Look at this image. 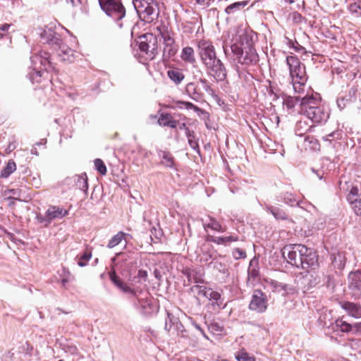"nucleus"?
Masks as SVG:
<instances>
[{
  "label": "nucleus",
  "mask_w": 361,
  "mask_h": 361,
  "mask_svg": "<svg viewBox=\"0 0 361 361\" xmlns=\"http://www.w3.org/2000/svg\"><path fill=\"white\" fill-rule=\"evenodd\" d=\"M109 275L111 281L118 290L130 295L133 307L141 314L149 317L158 312L157 302L148 293H145L142 289L133 288L128 285L117 275L114 269L111 270Z\"/></svg>",
  "instance_id": "nucleus-1"
},
{
  "label": "nucleus",
  "mask_w": 361,
  "mask_h": 361,
  "mask_svg": "<svg viewBox=\"0 0 361 361\" xmlns=\"http://www.w3.org/2000/svg\"><path fill=\"white\" fill-rule=\"evenodd\" d=\"M199 54L207 73L216 81L223 82L227 78V69L224 63L216 56L212 42L200 40L198 42Z\"/></svg>",
  "instance_id": "nucleus-2"
},
{
  "label": "nucleus",
  "mask_w": 361,
  "mask_h": 361,
  "mask_svg": "<svg viewBox=\"0 0 361 361\" xmlns=\"http://www.w3.org/2000/svg\"><path fill=\"white\" fill-rule=\"evenodd\" d=\"M30 61L32 69L28 73V78L32 83H39L42 81L44 71L54 69L50 54L44 51L32 55Z\"/></svg>",
  "instance_id": "nucleus-3"
},
{
  "label": "nucleus",
  "mask_w": 361,
  "mask_h": 361,
  "mask_svg": "<svg viewBox=\"0 0 361 361\" xmlns=\"http://www.w3.org/2000/svg\"><path fill=\"white\" fill-rule=\"evenodd\" d=\"M234 60L246 67L255 66L259 62V56L255 49L250 44L243 42L234 43L231 46Z\"/></svg>",
  "instance_id": "nucleus-4"
},
{
  "label": "nucleus",
  "mask_w": 361,
  "mask_h": 361,
  "mask_svg": "<svg viewBox=\"0 0 361 361\" xmlns=\"http://www.w3.org/2000/svg\"><path fill=\"white\" fill-rule=\"evenodd\" d=\"M133 6L139 18L145 23H152L159 16L157 3L154 0H133Z\"/></svg>",
  "instance_id": "nucleus-5"
},
{
  "label": "nucleus",
  "mask_w": 361,
  "mask_h": 361,
  "mask_svg": "<svg viewBox=\"0 0 361 361\" xmlns=\"http://www.w3.org/2000/svg\"><path fill=\"white\" fill-rule=\"evenodd\" d=\"M101 9L115 21H120L126 16V8L121 0H98Z\"/></svg>",
  "instance_id": "nucleus-6"
},
{
  "label": "nucleus",
  "mask_w": 361,
  "mask_h": 361,
  "mask_svg": "<svg viewBox=\"0 0 361 361\" xmlns=\"http://www.w3.org/2000/svg\"><path fill=\"white\" fill-rule=\"evenodd\" d=\"M348 183L343 180L339 181V187L341 191H343L346 195V200L351 205L352 209L356 215L361 216V196L357 195V185H347Z\"/></svg>",
  "instance_id": "nucleus-7"
},
{
  "label": "nucleus",
  "mask_w": 361,
  "mask_h": 361,
  "mask_svg": "<svg viewBox=\"0 0 361 361\" xmlns=\"http://www.w3.org/2000/svg\"><path fill=\"white\" fill-rule=\"evenodd\" d=\"M157 30L164 41L163 58L168 60L176 54L178 46L176 44L173 35L166 27H157Z\"/></svg>",
  "instance_id": "nucleus-8"
},
{
  "label": "nucleus",
  "mask_w": 361,
  "mask_h": 361,
  "mask_svg": "<svg viewBox=\"0 0 361 361\" xmlns=\"http://www.w3.org/2000/svg\"><path fill=\"white\" fill-rule=\"evenodd\" d=\"M304 245L302 244H288L283 246L281 250L283 257L287 262L292 266L298 268L300 261L302 260V255H300L303 251Z\"/></svg>",
  "instance_id": "nucleus-9"
},
{
  "label": "nucleus",
  "mask_w": 361,
  "mask_h": 361,
  "mask_svg": "<svg viewBox=\"0 0 361 361\" xmlns=\"http://www.w3.org/2000/svg\"><path fill=\"white\" fill-rule=\"evenodd\" d=\"M300 255H302V256L301 257L302 260L300 261L298 269L310 272L319 267L318 255L312 248L304 245L303 251Z\"/></svg>",
  "instance_id": "nucleus-10"
},
{
  "label": "nucleus",
  "mask_w": 361,
  "mask_h": 361,
  "mask_svg": "<svg viewBox=\"0 0 361 361\" xmlns=\"http://www.w3.org/2000/svg\"><path fill=\"white\" fill-rule=\"evenodd\" d=\"M39 35L44 43L49 44L52 49L59 47V44L62 42L61 36L56 31V26L54 24L44 26V28L41 29Z\"/></svg>",
  "instance_id": "nucleus-11"
},
{
  "label": "nucleus",
  "mask_w": 361,
  "mask_h": 361,
  "mask_svg": "<svg viewBox=\"0 0 361 361\" xmlns=\"http://www.w3.org/2000/svg\"><path fill=\"white\" fill-rule=\"evenodd\" d=\"M268 307L267 297L261 290L255 289L251 297L249 309L257 313H264Z\"/></svg>",
  "instance_id": "nucleus-12"
},
{
  "label": "nucleus",
  "mask_w": 361,
  "mask_h": 361,
  "mask_svg": "<svg viewBox=\"0 0 361 361\" xmlns=\"http://www.w3.org/2000/svg\"><path fill=\"white\" fill-rule=\"evenodd\" d=\"M310 119L312 123H322L326 122L329 117V111L324 106H315L314 109H310L303 114Z\"/></svg>",
  "instance_id": "nucleus-13"
},
{
  "label": "nucleus",
  "mask_w": 361,
  "mask_h": 361,
  "mask_svg": "<svg viewBox=\"0 0 361 361\" xmlns=\"http://www.w3.org/2000/svg\"><path fill=\"white\" fill-rule=\"evenodd\" d=\"M290 77L293 80V85L295 92L298 93L303 92L304 86L307 80L305 65L302 63L299 66Z\"/></svg>",
  "instance_id": "nucleus-14"
},
{
  "label": "nucleus",
  "mask_w": 361,
  "mask_h": 361,
  "mask_svg": "<svg viewBox=\"0 0 361 361\" xmlns=\"http://www.w3.org/2000/svg\"><path fill=\"white\" fill-rule=\"evenodd\" d=\"M321 97L319 94L315 92L311 94H307L300 99V111L305 114L310 109H314L315 106H322Z\"/></svg>",
  "instance_id": "nucleus-15"
},
{
  "label": "nucleus",
  "mask_w": 361,
  "mask_h": 361,
  "mask_svg": "<svg viewBox=\"0 0 361 361\" xmlns=\"http://www.w3.org/2000/svg\"><path fill=\"white\" fill-rule=\"evenodd\" d=\"M341 307L349 315L355 319H361V305L350 301H341Z\"/></svg>",
  "instance_id": "nucleus-16"
},
{
  "label": "nucleus",
  "mask_w": 361,
  "mask_h": 361,
  "mask_svg": "<svg viewBox=\"0 0 361 361\" xmlns=\"http://www.w3.org/2000/svg\"><path fill=\"white\" fill-rule=\"evenodd\" d=\"M53 50L61 61L68 62H73L74 61L75 51L67 45L63 44L62 42L59 44V47H56Z\"/></svg>",
  "instance_id": "nucleus-17"
},
{
  "label": "nucleus",
  "mask_w": 361,
  "mask_h": 361,
  "mask_svg": "<svg viewBox=\"0 0 361 361\" xmlns=\"http://www.w3.org/2000/svg\"><path fill=\"white\" fill-rule=\"evenodd\" d=\"M183 275L188 279L189 283H204V271L200 269H191L186 267L183 270Z\"/></svg>",
  "instance_id": "nucleus-18"
},
{
  "label": "nucleus",
  "mask_w": 361,
  "mask_h": 361,
  "mask_svg": "<svg viewBox=\"0 0 361 361\" xmlns=\"http://www.w3.org/2000/svg\"><path fill=\"white\" fill-rule=\"evenodd\" d=\"M331 324L330 329L334 332L348 334L353 329V325L344 320V317L337 318Z\"/></svg>",
  "instance_id": "nucleus-19"
},
{
  "label": "nucleus",
  "mask_w": 361,
  "mask_h": 361,
  "mask_svg": "<svg viewBox=\"0 0 361 361\" xmlns=\"http://www.w3.org/2000/svg\"><path fill=\"white\" fill-rule=\"evenodd\" d=\"M185 92L190 99L195 102L204 99V93L200 91L197 83L188 82L185 86Z\"/></svg>",
  "instance_id": "nucleus-20"
},
{
  "label": "nucleus",
  "mask_w": 361,
  "mask_h": 361,
  "mask_svg": "<svg viewBox=\"0 0 361 361\" xmlns=\"http://www.w3.org/2000/svg\"><path fill=\"white\" fill-rule=\"evenodd\" d=\"M202 221L203 228L206 231L207 229H211L219 233L226 231V227L223 226L214 217L208 216L207 219H202Z\"/></svg>",
  "instance_id": "nucleus-21"
},
{
  "label": "nucleus",
  "mask_w": 361,
  "mask_h": 361,
  "mask_svg": "<svg viewBox=\"0 0 361 361\" xmlns=\"http://www.w3.org/2000/svg\"><path fill=\"white\" fill-rule=\"evenodd\" d=\"M207 240L214 243L216 245H221L226 246L232 242H236L238 240V237L236 235H228V236H214L208 235Z\"/></svg>",
  "instance_id": "nucleus-22"
},
{
  "label": "nucleus",
  "mask_w": 361,
  "mask_h": 361,
  "mask_svg": "<svg viewBox=\"0 0 361 361\" xmlns=\"http://www.w3.org/2000/svg\"><path fill=\"white\" fill-rule=\"evenodd\" d=\"M51 222L56 219H62L68 214V210L58 206H50L46 211Z\"/></svg>",
  "instance_id": "nucleus-23"
},
{
  "label": "nucleus",
  "mask_w": 361,
  "mask_h": 361,
  "mask_svg": "<svg viewBox=\"0 0 361 361\" xmlns=\"http://www.w3.org/2000/svg\"><path fill=\"white\" fill-rule=\"evenodd\" d=\"M349 287L361 293V269L350 272L348 275Z\"/></svg>",
  "instance_id": "nucleus-24"
},
{
  "label": "nucleus",
  "mask_w": 361,
  "mask_h": 361,
  "mask_svg": "<svg viewBox=\"0 0 361 361\" xmlns=\"http://www.w3.org/2000/svg\"><path fill=\"white\" fill-rule=\"evenodd\" d=\"M331 264L335 269L341 270L344 268L346 262L345 253L338 251L331 255Z\"/></svg>",
  "instance_id": "nucleus-25"
},
{
  "label": "nucleus",
  "mask_w": 361,
  "mask_h": 361,
  "mask_svg": "<svg viewBox=\"0 0 361 361\" xmlns=\"http://www.w3.org/2000/svg\"><path fill=\"white\" fill-rule=\"evenodd\" d=\"M138 47H139V49L140 50V51L145 54L147 56V59L152 60L154 58V56H155L154 49H155L153 48L151 51L149 50L150 45L147 42V35H142L140 37V41L138 42Z\"/></svg>",
  "instance_id": "nucleus-26"
},
{
  "label": "nucleus",
  "mask_w": 361,
  "mask_h": 361,
  "mask_svg": "<svg viewBox=\"0 0 361 361\" xmlns=\"http://www.w3.org/2000/svg\"><path fill=\"white\" fill-rule=\"evenodd\" d=\"M157 155L161 159V164L166 167L173 169L175 166L174 159L169 151L157 149Z\"/></svg>",
  "instance_id": "nucleus-27"
},
{
  "label": "nucleus",
  "mask_w": 361,
  "mask_h": 361,
  "mask_svg": "<svg viewBox=\"0 0 361 361\" xmlns=\"http://www.w3.org/2000/svg\"><path fill=\"white\" fill-rule=\"evenodd\" d=\"M264 209L271 213L276 220H287L288 216L286 212L281 208L274 207L271 204H264Z\"/></svg>",
  "instance_id": "nucleus-28"
},
{
  "label": "nucleus",
  "mask_w": 361,
  "mask_h": 361,
  "mask_svg": "<svg viewBox=\"0 0 361 361\" xmlns=\"http://www.w3.org/2000/svg\"><path fill=\"white\" fill-rule=\"evenodd\" d=\"M278 202H283L291 207L296 206L299 203L298 198L293 193L286 192L277 197Z\"/></svg>",
  "instance_id": "nucleus-29"
},
{
  "label": "nucleus",
  "mask_w": 361,
  "mask_h": 361,
  "mask_svg": "<svg viewBox=\"0 0 361 361\" xmlns=\"http://www.w3.org/2000/svg\"><path fill=\"white\" fill-rule=\"evenodd\" d=\"M167 75L176 85H179L184 80L185 75L178 68H173L167 71Z\"/></svg>",
  "instance_id": "nucleus-30"
},
{
  "label": "nucleus",
  "mask_w": 361,
  "mask_h": 361,
  "mask_svg": "<svg viewBox=\"0 0 361 361\" xmlns=\"http://www.w3.org/2000/svg\"><path fill=\"white\" fill-rule=\"evenodd\" d=\"M75 185L76 187L82 190L85 195L87 194L88 183L86 173H82L75 176Z\"/></svg>",
  "instance_id": "nucleus-31"
},
{
  "label": "nucleus",
  "mask_w": 361,
  "mask_h": 361,
  "mask_svg": "<svg viewBox=\"0 0 361 361\" xmlns=\"http://www.w3.org/2000/svg\"><path fill=\"white\" fill-rule=\"evenodd\" d=\"M180 58L189 63H194L196 61L194 50L190 47H186L182 49Z\"/></svg>",
  "instance_id": "nucleus-32"
},
{
  "label": "nucleus",
  "mask_w": 361,
  "mask_h": 361,
  "mask_svg": "<svg viewBox=\"0 0 361 361\" xmlns=\"http://www.w3.org/2000/svg\"><path fill=\"white\" fill-rule=\"evenodd\" d=\"M286 63L289 68L290 75H293L296 70L302 63L300 59L295 56H288L286 57Z\"/></svg>",
  "instance_id": "nucleus-33"
},
{
  "label": "nucleus",
  "mask_w": 361,
  "mask_h": 361,
  "mask_svg": "<svg viewBox=\"0 0 361 361\" xmlns=\"http://www.w3.org/2000/svg\"><path fill=\"white\" fill-rule=\"evenodd\" d=\"M147 271L140 269L137 274L134 277H129L128 281L131 282V287L134 288L133 286L136 283H142L147 281Z\"/></svg>",
  "instance_id": "nucleus-34"
},
{
  "label": "nucleus",
  "mask_w": 361,
  "mask_h": 361,
  "mask_svg": "<svg viewBox=\"0 0 361 361\" xmlns=\"http://www.w3.org/2000/svg\"><path fill=\"white\" fill-rule=\"evenodd\" d=\"M302 99L301 96L291 97V96H286L283 98V106H285L288 109H293L298 104H300V99Z\"/></svg>",
  "instance_id": "nucleus-35"
},
{
  "label": "nucleus",
  "mask_w": 361,
  "mask_h": 361,
  "mask_svg": "<svg viewBox=\"0 0 361 361\" xmlns=\"http://www.w3.org/2000/svg\"><path fill=\"white\" fill-rule=\"evenodd\" d=\"M128 235V234L125 233L123 231L118 232L115 235H114L109 241L107 247L108 248H114L118 244L121 243V241L125 239V237Z\"/></svg>",
  "instance_id": "nucleus-36"
},
{
  "label": "nucleus",
  "mask_w": 361,
  "mask_h": 361,
  "mask_svg": "<svg viewBox=\"0 0 361 361\" xmlns=\"http://www.w3.org/2000/svg\"><path fill=\"white\" fill-rule=\"evenodd\" d=\"M359 95L358 86L354 85L349 88L348 93L345 96V99L347 102H355Z\"/></svg>",
  "instance_id": "nucleus-37"
},
{
  "label": "nucleus",
  "mask_w": 361,
  "mask_h": 361,
  "mask_svg": "<svg viewBox=\"0 0 361 361\" xmlns=\"http://www.w3.org/2000/svg\"><path fill=\"white\" fill-rule=\"evenodd\" d=\"M198 82L201 83L202 88L209 95L214 99H217L218 96L216 95L214 90L212 88V84L206 78H200L198 80Z\"/></svg>",
  "instance_id": "nucleus-38"
},
{
  "label": "nucleus",
  "mask_w": 361,
  "mask_h": 361,
  "mask_svg": "<svg viewBox=\"0 0 361 361\" xmlns=\"http://www.w3.org/2000/svg\"><path fill=\"white\" fill-rule=\"evenodd\" d=\"M92 258V252L91 250H86L80 256L78 255L75 257V259H78V265L80 267H84L87 265L88 262Z\"/></svg>",
  "instance_id": "nucleus-39"
},
{
  "label": "nucleus",
  "mask_w": 361,
  "mask_h": 361,
  "mask_svg": "<svg viewBox=\"0 0 361 361\" xmlns=\"http://www.w3.org/2000/svg\"><path fill=\"white\" fill-rule=\"evenodd\" d=\"M200 257V261L201 262L208 265H211L216 258L214 257L213 253L211 252L209 248L208 250H202Z\"/></svg>",
  "instance_id": "nucleus-40"
},
{
  "label": "nucleus",
  "mask_w": 361,
  "mask_h": 361,
  "mask_svg": "<svg viewBox=\"0 0 361 361\" xmlns=\"http://www.w3.org/2000/svg\"><path fill=\"white\" fill-rule=\"evenodd\" d=\"M16 169V164L13 160H9L6 166L1 171V177L6 178Z\"/></svg>",
  "instance_id": "nucleus-41"
},
{
  "label": "nucleus",
  "mask_w": 361,
  "mask_h": 361,
  "mask_svg": "<svg viewBox=\"0 0 361 361\" xmlns=\"http://www.w3.org/2000/svg\"><path fill=\"white\" fill-rule=\"evenodd\" d=\"M132 255L129 253L119 252L112 259V262H114L116 260H118V262H121L123 264H130L133 263L132 261Z\"/></svg>",
  "instance_id": "nucleus-42"
},
{
  "label": "nucleus",
  "mask_w": 361,
  "mask_h": 361,
  "mask_svg": "<svg viewBox=\"0 0 361 361\" xmlns=\"http://www.w3.org/2000/svg\"><path fill=\"white\" fill-rule=\"evenodd\" d=\"M247 4H248V1L235 2V3L231 4L229 6H228L226 8L225 11L228 14L233 13L236 11H239V10L242 9L243 8H244L245 6L247 5Z\"/></svg>",
  "instance_id": "nucleus-43"
},
{
  "label": "nucleus",
  "mask_w": 361,
  "mask_h": 361,
  "mask_svg": "<svg viewBox=\"0 0 361 361\" xmlns=\"http://www.w3.org/2000/svg\"><path fill=\"white\" fill-rule=\"evenodd\" d=\"M330 312L322 313L318 319L319 326H321L322 328H327L330 329L331 326V322H333V321H330Z\"/></svg>",
  "instance_id": "nucleus-44"
},
{
  "label": "nucleus",
  "mask_w": 361,
  "mask_h": 361,
  "mask_svg": "<svg viewBox=\"0 0 361 361\" xmlns=\"http://www.w3.org/2000/svg\"><path fill=\"white\" fill-rule=\"evenodd\" d=\"M348 10L355 17H361V0H354L353 3L349 5Z\"/></svg>",
  "instance_id": "nucleus-45"
},
{
  "label": "nucleus",
  "mask_w": 361,
  "mask_h": 361,
  "mask_svg": "<svg viewBox=\"0 0 361 361\" xmlns=\"http://www.w3.org/2000/svg\"><path fill=\"white\" fill-rule=\"evenodd\" d=\"M173 331L176 334L182 338H188V331L185 329L183 325L180 322L179 319H175V326H173Z\"/></svg>",
  "instance_id": "nucleus-46"
},
{
  "label": "nucleus",
  "mask_w": 361,
  "mask_h": 361,
  "mask_svg": "<svg viewBox=\"0 0 361 361\" xmlns=\"http://www.w3.org/2000/svg\"><path fill=\"white\" fill-rule=\"evenodd\" d=\"M345 133L342 130H336L329 134H326L323 137V139L325 141L331 142L333 140H338L342 139Z\"/></svg>",
  "instance_id": "nucleus-47"
},
{
  "label": "nucleus",
  "mask_w": 361,
  "mask_h": 361,
  "mask_svg": "<svg viewBox=\"0 0 361 361\" xmlns=\"http://www.w3.org/2000/svg\"><path fill=\"white\" fill-rule=\"evenodd\" d=\"M236 71L238 73L240 79L244 80L248 87H251L253 85V76L252 74L247 72L240 71L239 67L237 66Z\"/></svg>",
  "instance_id": "nucleus-48"
},
{
  "label": "nucleus",
  "mask_w": 361,
  "mask_h": 361,
  "mask_svg": "<svg viewBox=\"0 0 361 361\" xmlns=\"http://www.w3.org/2000/svg\"><path fill=\"white\" fill-rule=\"evenodd\" d=\"M166 314L167 317L165 320L164 329L167 332H171L173 331V326H175V319H178V318L169 312H167Z\"/></svg>",
  "instance_id": "nucleus-49"
},
{
  "label": "nucleus",
  "mask_w": 361,
  "mask_h": 361,
  "mask_svg": "<svg viewBox=\"0 0 361 361\" xmlns=\"http://www.w3.org/2000/svg\"><path fill=\"white\" fill-rule=\"evenodd\" d=\"M60 276L63 286H66L68 282L74 280V276L71 274L70 271L65 267L62 268Z\"/></svg>",
  "instance_id": "nucleus-50"
},
{
  "label": "nucleus",
  "mask_w": 361,
  "mask_h": 361,
  "mask_svg": "<svg viewBox=\"0 0 361 361\" xmlns=\"http://www.w3.org/2000/svg\"><path fill=\"white\" fill-rule=\"evenodd\" d=\"M210 289V288L200 285H195L190 288L192 292L197 293L199 295H202L206 298L209 295Z\"/></svg>",
  "instance_id": "nucleus-51"
},
{
  "label": "nucleus",
  "mask_w": 361,
  "mask_h": 361,
  "mask_svg": "<svg viewBox=\"0 0 361 361\" xmlns=\"http://www.w3.org/2000/svg\"><path fill=\"white\" fill-rule=\"evenodd\" d=\"M312 126H308L306 121H299L295 126V130L297 133L302 135L310 130Z\"/></svg>",
  "instance_id": "nucleus-52"
},
{
  "label": "nucleus",
  "mask_w": 361,
  "mask_h": 361,
  "mask_svg": "<svg viewBox=\"0 0 361 361\" xmlns=\"http://www.w3.org/2000/svg\"><path fill=\"white\" fill-rule=\"evenodd\" d=\"M63 350L68 354L71 355H78L79 351L76 345L73 343H64L62 345Z\"/></svg>",
  "instance_id": "nucleus-53"
},
{
  "label": "nucleus",
  "mask_w": 361,
  "mask_h": 361,
  "mask_svg": "<svg viewBox=\"0 0 361 361\" xmlns=\"http://www.w3.org/2000/svg\"><path fill=\"white\" fill-rule=\"evenodd\" d=\"M207 298L211 301H214L219 307H220L222 305V302L221 301V294L217 291L213 290L212 288L210 289V291L209 292V295L207 297Z\"/></svg>",
  "instance_id": "nucleus-54"
},
{
  "label": "nucleus",
  "mask_w": 361,
  "mask_h": 361,
  "mask_svg": "<svg viewBox=\"0 0 361 361\" xmlns=\"http://www.w3.org/2000/svg\"><path fill=\"white\" fill-rule=\"evenodd\" d=\"M212 264H213V268L217 270L219 272L224 274H229L226 265L224 263L217 260L216 258L215 260L212 262Z\"/></svg>",
  "instance_id": "nucleus-55"
},
{
  "label": "nucleus",
  "mask_w": 361,
  "mask_h": 361,
  "mask_svg": "<svg viewBox=\"0 0 361 361\" xmlns=\"http://www.w3.org/2000/svg\"><path fill=\"white\" fill-rule=\"evenodd\" d=\"M238 361H255L254 357L250 356L246 351L240 350L235 355Z\"/></svg>",
  "instance_id": "nucleus-56"
},
{
  "label": "nucleus",
  "mask_w": 361,
  "mask_h": 361,
  "mask_svg": "<svg viewBox=\"0 0 361 361\" xmlns=\"http://www.w3.org/2000/svg\"><path fill=\"white\" fill-rule=\"evenodd\" d=\"M94 167L96 170L99 172L101 175H105L106 173V167L104 161L100 159H96L94 161Z\"/></svg>",
  "instance_id": "nucleus-57"
},
{
  "label": "nucleus",
  "mask_w": 361,
  "mask_h": 361,
  "mask_svg": "<svg viewBox=\"0 0 361 361\" xmlns=\"http://www.w3.org/2000/svg\"><path fill=\"white\" fill-rule=\"evenodd\" d=\"M172 118V116L169 113H162L160 115V117L158 119V123L160 126H169L171 119Z\"/></svg>",
  "instance_id": "nucleus-58"
},
{
  "label": "nucleus",
  "mask_w": 361,
  "mask_h": 361,
  "mask_svg": "<svg viewBox=\"0 0 361 361\" xmlns=\"http://www.w3.org/2000/svg\"><path fill=\"white\" fill-rule=\"evenodd\" d=\"M209 331L215 335H219L224 330V328L216 322L211 323L208 325Z\"/></svg>",
  "instance_id": "nucleus-59"
},
{
  "label": "nucleus",
  "mask_w": 361,
  "mask_h": 361,
  "mask_svg": "<svg viewBox=\"0 0 361 361\" xmlns=\"http://www.w3.org/2000/svg\"><path fill=\"white\" fill-rule=\"evenodd\" d=\"M232 255L233 258L235 259H243L246 257L245 251L238 247L233 249Z\"/></svg>",
  "instance_id": "nucleus-60"
},
{
  "label": "nucleus",
  "mask_w": 361,
  "mask_h": 361,
  "mask_svg": "<svg viewBox=\"0 0 361 361\" xmlns=\"http://www.w3.org/2000/svg\"><path fill=\"white\" fill-rule=\"evenodd\" d=\"M288 39V45L290 48H293L295 49V51L299 52L302 50H304V47L299 44V43L297 41L293 42V40L287 38Z\"/></svg>",
  "instance_id": "nucleus-61"
},
{
  "label": "nucleus",
  "mask_w": 361,
  "mask_h": 361,
  "mask_svg": "<svg viewBox=\"0 0 361 361\" xmlns=\"http://www.w3.org/2000/svg\"><path fill=\"white\" fill-rule=\"evenodd\" d=\"M37 219L39 223L43 224L44 226H48L51 224V221L46 214L44 216L37 215Z\"/></svg>",
  "instance_id": "nucleus-62"
},
{
  "label": "nucleus",
  "mask_w": 361,
  "mask_h": 361,
  "mask_svg": "<svg viewBox=\"0 0 361 361\" xmlns=\"http://www.w3.org/2000/svg\"><path fill=\"white\" fill-rule=\"evenodd\" d=\"M188 144L195 152L200 154V150L199 147L198 140L197 139L188 140Z\"/></svg>",
  "instance_id": "nucleus-63"
},
{
  "label": "nucleus",
  "mask_w": 361,
  "mask_h": 361,
  "mask_svg": "<svg viewBox=\"0 0 361 361\" xmlns=\"http://www.w3.org/2000/svg\"><path fill=\"white\" fill-rule=\"evenodd\" d=\"M349 102H347L345 99V96L344 97H338L337 99V101H336V103H337V105H338V107L341 110V109H343L347 103H348Z\"/></svg>",
  "instance_id": "nucleus-64"
}]
</instances>
